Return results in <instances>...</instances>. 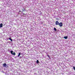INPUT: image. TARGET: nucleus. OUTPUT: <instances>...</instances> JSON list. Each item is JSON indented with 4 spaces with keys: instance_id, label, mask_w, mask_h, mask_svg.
Segmentation results:
<instances>
[{
    "instance_id": "nucleus-11",
    "label": "nucleus",
    "mask_w": 75,
    "mask_h": 75,
    "mask_svg": "<svg viewBox=\"0 0 75 75\" xmlns=\"http://www.w3.org/2000/svg\"><path fill=\"white\" fill-rule=\"evenodd\" d=\"M21 54L20 53H19L18 54V57H19L20 56V55Z\"/></svg>"
},
{
    "instance_id": "nucleus-1",
    "label": "nucleus",
    "mask_w": 75,
    "mask_h": 75,
    "mask_svg": "<svg viewBox=\"0 0 75 75\" xmlns=\"http://www.w3.org/2000/svg\"><path fill=\"white\" fill-rule=\"evenodd\" d=\"M59 26H60V27H62V22L60 23H59Z\"/></svg>"
},
{
    "instance_id": "nucleus-8",
    "label": "nucleus",
    "mask_w": 75,
    "mask_h": 75,
    "mask_svg": "<svg viewBox=\"0 0 75 75\" xmlns=\"http://www.w3.org/2000/svg\"><path fill=\"white\" fill-rule=\"evenodd\" d=\"M13 51H11V54H13Z\"/></svg>"
},
{
    "instance_id": "nucleus-3",
    "label": "nucleus",
    "mask_w": 75,
    "mask_h": 75,
    "mask_svg": "<svg viewBox=\"0 0 75 75\" xmlns=\"http://www.w3.org/2000/svg\"><path fill=\"white\" fill-rule=\"evenodd\" d=\"M3 66H4V67H7V64H6V63H4L3 64Z\"/></svg>"
},
{
    "instance_id": "nucleus-10",
    "label": "nucleus",
    "mask_w": 75,
    "mask_h": 75,
    "mask_svg": "<svg viewBox=\"0 0 75 75\" xmlns=\"http://www.w3.org/2000/svg\"><path fill=\"white\" fill-rule=\"evenodd\" d=\"M54 31H57V29H56V28H54Z\"/></svg>"
},
{
    "instance_id": "nucleus-7",
    "label": "nucleus",
    "mask_w": 75,
    "mask_h": 75,
    "mask_svg": "<svg viewBox=\"0 0 75 75\" xmlns=\"http://www.w3.org/2000/svg\"><path fill=\"white\" fill-rule=\"evenodd\" d=\"M9 40H10L12 42L13 41V40H12V39L11 38H9Z\"/></svg>"
},
{
    "instance_id": "nucleus-13",
    "label": "nucleus",
    "mask_w": 75,
    "mask_h": 75,
    "mask_svg": "<svg viewBox=\"0 0 75 75\" xmlns=\"http://www.w3.org/2000/svg\"><path fill=\"white\" fill-rule=\"evenodd\" d=\"M25 10V8H24L23 9V11H24V10Z\"/></svg>"
},
{
    "instance_id": "nucleus-12",
    "label": "nucleus",
    "mask_w": 75,
    "mask_h": 75,
    "mask_svg": "<svg viewBox=\"0 0 75 75\" xmlns=\"http://www.w3.org/2000/svg\"><path fill=\"white\" fill-rule=\"evenodd\" d=\"M73 69H74V70H75V67H73Z\"/></svg>"
},
{
    "instance_id": "nucleus-2",
    "label": "nucleus",
    "mask_w": 75,
    "mask_h": 75,
    "mask_svg": "<svg viewBox=\"0 0 75 75\" xmlns=\"http://www.w3.org/2000/svg\"><path fill=\"white\" fill-rule=\"evenodd\" d=\"M59 22L58 21H56V25H59Z\"/></svg>"
},
{
    "instance_id": "nucleus-6",
    "label": "nucleus",
    "mask_w": 75,
    "mask_h": 75,
    "mask_svg": "<svg viewBox=\"0 0 75 75\" xmlns=\"http://www.w3.org/2000/svg\"><path fill=\"white\" fill-rule=\"evenodd\" d=\"M12 55H16V53H15V52H13Z\"/></svg>"
},
{
    "instance_id": "nucleus-15",
    "label": "nucleus",
    "mask_w": 75,
    "mask_h": 75,
    "mask_svg": "<svg viewBox=\"0 0 75 75\" xmlns=\"http://www.w3.org/2000/svg\"><path fill=\"white\" fill-rule=\"evenodd\" d=\"M47 56H48V57H49V55H47Z\"/></svg>"
},
{
    "instance_id": "nucleus-14",
    "label": "nucleus",
    "mask_w": 75,
    "mask_h": 75,
    "mask_svg": "<svg viewBox=\"0 0 75 75\" xmlns=\"http://www.w3.org/2000/svg\"><path fill=\"white\" fill-rule=\"evenodd\" d=\"M23 14L24 15H26V14H25V13H23Z\"/></svg>"
},
{
    "instance_id": "nucleus-5",
    "label": "nucleus",
    "mask_w": 75,
    "mask_h": 75,
    "mask_svg": "<svg viewBox=\"0 0 75 75\" xmlns=\"http://www.w3.org/2000/svg\"><path fill=\"white\" fill-rule=\"evenodd\" d=\"M67 38H68V36H65L64 37V38H65V39H67Z\"/></svg>"
},
{
    "instance_id": "nucleus-9",
    "label": "nucleus",
    "mask_w": 75,
    "mask_h": 75,
    "mask_svg": "<svg viewBox=\"0 0 75 75\" xmlns=\"http://www.w3.org/2000/svg\"><path fill=\"white\" fill-rule=\"evenodd\" d=\"M36 62L37 64H38L39 63V61H38V60H37Z\"/></svg>"
},
{
    "instance_id": "nucleus-4",
    "label": "nucleus",
    "mask_w": 75,
    "mask_h": 75,
    "mask_svg": "<svg viewBox=\"0 0 75 75\" xmlns=\"http://www.w3.org/2000/svg\"><path fill=\"white\" fill-rule=\"evenodd\" d=\"M3 27V24L2 23H1L0 24V27H1H1Z\"/></svg>"
}]
</instances>
